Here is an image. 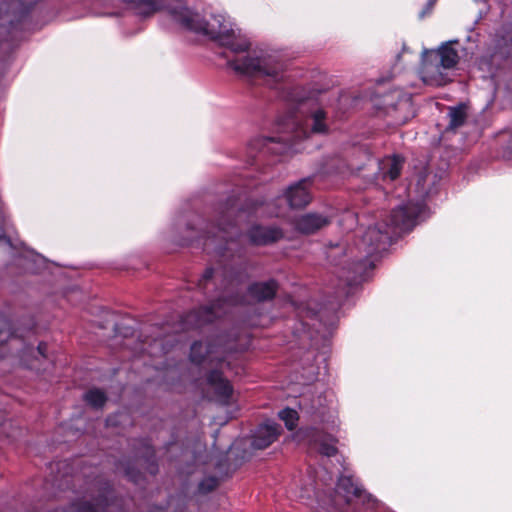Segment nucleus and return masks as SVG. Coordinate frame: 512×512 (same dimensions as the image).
Segmentation results:
<instances>
[{
	"label": "nucleus",
	"instance_id": "nucleus-1",
	"mask_svg": "<svg viewBox=\"0 0 512 512\" xmlns=\"http://www.w3.org/2000/svg\"><path fill=\"white\" fill-rule=\"evenodd\" d=\"M129 4L135 12L142 17H150L159 11H167L173 19L188 30L203 32L212 39L217 40L222 46L227 47L234 53L246 52L250 49V43L246 40H237L230 33L226 25L214 17L219 23L218 27L214 24L202 23L198 15L192 13L183 6L179 0H123Z\"/></svg>",
	"mask_w": 512,
	"mask_h": 512
},
{
	"label": "nucleus",
	"instance_id": "nucleus-2",
	"mask_svg": "<svg viewBox=\"0 0 512 512\" xmlns=\"http://www.w3.org/2000/svg\"><path fill=\"white\" fill-rule=\"evenodd\" d=\"M237 339L227 332L219 333L208 339L206 344L194 341L190 347V361L201 366L204 363L221 366L228 355L237 352Z\"/></svg>",
	"mask_w": 512,
	"mask_h": 512
},
{
	"label": "nucleus",
	"instance_id": "nucleus-3",
	"mask_svg": "<svg viewBox=\"0 0 512 512\" xmlns=\"http://www.w3.org/2000/svg\"><path fill=\"white\" fill-rule=\"evenodd\" d=\"M457 41H449L438 49L425 52L423 59V72L432 84L444 85L447 83V74L444 72L456 67L460 57L458 51L452 46Z\"/></svg>",
	"mask_w": 512,
	"mask_h": 512
},
{
	"label": "nucleus",
	"instance_id": "nucleus-4",
	"mask_svg": "<svg viewBox=\"0 0 512 512\" xmlns=\"http://www.w3.org/2000/svg\"><path fill=\"white\" fill-rule=\"evenodd\" d=\"M227 64L237 74L243 76L268 77L274 82H280L284 79V64L271 58L247 55L229 60Z\"/></svg>",
	"mask_w": 512,
	"mask_h": 512
},
{
	"label": "nucleus",
	"instance_id": "nucleus-5",
	"mask_svg": "<svg viewBox=\"0 0 512 512\" xmlns=\"http://www.w3.org/2000/svg\"><path fill=\"white\" fill-rule=\"evenodd\" d=\"M227 303L229 305H238L245 304L246 301L244 297H235L229 299L218 298L215 301L211 302L210 304L203 305L196 309H193L181 316V330L188 331L198 329L207 324L212 323L222 314L225 313L224 305Z\"/></svg>",
	"mask_w": 512,
	"mask_h": 512
},
{
	"label": "nucleus",
	"instance_id": "nucleus-6",
	"mask_svg": "<svg viewBox=\"0 0 512 512\" xmlns=\"http://www.w3.org/2000/svg\"><path fill=\"white\" fill-rule=\"evenodd\" d=\"M421 209L417 204L407 203L394 208L389 216V222L385 225L392 231L397 232L410 231L415 225Z\"/></svg>",
	"mask_w": 512,
	"mask_h": 512
},
{
	"label": "nucleus",
	"instance_id": "nucleus-7",
	"mask_svg": "<svg viewBox=\"0 0 512 512\" xmlns=\"http://www.w3.org/2000/svg\"><path fill=\"white\" fill-rule=\"evenodd\" d=\"M393 233L384 224L370 226L362 236V244L367 256L385 251L392 243Z\"/></svg>",
	"mask_w": 512,
	"mask_h": 512
},
{
	"label": "nucleus",
	"instance_id": "nucleus-8",
	"mask_svg": "<svg viewBox=\"0 0 512 512\" xmlns=\"http://www.w3.org/2000/svg\"><path fill=\"white\" fill-rule=\"evenodd\" d=\"M512 56V18L505 21L495 32L490 62L505 61Z\"/></svg>",
	"mask_w": 512,
	"mask_h": 512
},
{
	"label": "nucleus",
	"instance_id": "nucleus-9",
	"mask_svg": "<svg viewBox=\"0 0 512 512\" xmlns=\"http://www.w3.org/2000/svg\"><path fill=\"white\" fill-rule=\"evenodd\" d=\"M290 148L288 142L281 138L259 136L252 139L248 145L252 157L259 154L283 155Z\"/></svg>",
	"mask_w": 512,
	"mask_h": 512
},
{
	"label": "nucleus",
	"instance_id": "nucleus-10",
	"mask_svg": "<svg viewBox=\"0 0 512 512\" xmlns=\"http://www.w3.org/2000/svg\"><path fill=\"white\" fill-rule=\"evenodd\" d=\"M373 268L374 264L371 260L368 258L360 259L352 262L347 267H342L338 272V277L347 286L351 287L362 282Z\"/></svg>",
	"mask_w": 512,
	"mask_h": 512
},
{
	"label": "nucleus",
	"instance_id": "nucleus-11",
	"mask_svg": "<svg viewBox=\"0 0 512 512\" xmlns=\"http://www.w3.org/2000/svg\"><path fill=\"white\" fill-rule=\"evenodd\" d=\"M310 184V179L304 178L287 188L284 195L291 208L302 209L311 202Z\"/></svg>",
	"mask_w": 512,
	"mask_h": 512
},
{
	"label": "nucleus",
	"instance_id": "nucleus-12",
	"mask_svg": "<svg viewBox=\"0 0 512 512\" xmlns=\"http://www.w3.org/2000/svg\"><path fill=\"white\" fill-rule=\"evenodd\" d=\"M206 382L213 388L215 396L221 403H229L233 394V386L230 381L223 376V372L218 369V367L207 373Z\"/></svg>",
	"mask_w": 512,
	"mask_h": 512
},
{
	"label": "nucleus",
	"instance_id": "nucleus-13",
	"mask_svg": "<svg viewBox=\"0 0 512 512\" xmlns=\"http://www.w3.org/2000/svg\"><path fill=\"white\" fill-rule=\"evenodd\" d=\"M206 382L213 388L215 396L221 403H229L233 394V386L230 381L223 376V372L218 369V367L207 373Z\"/></svg>",
	"mask_w": 512,
	"mask_h": 512
},
{
	"label": "nucleus",
	"instance_id": "nucleus-14",
	"mask_svg": "<svg viewBox=\"0 0 512 512\" xmlns=\"http://www.w3.org/2000/svg\"><path fill=\"white\" fill-rule=\"evenodd\" d=\"M132 447L135 454L144 461L145 470L155 476L159 472V465L151 440L148 438L137 439Z\"/></svg>",
	"mask_w": 512,
	"mask_h": 512
},
{
	"label": "nucleus",
	"instance_id": "nucleus-15",
	"mask_svg": "<svg viewBox=\"0 0 512 512\" xmlns=\"http://www.w3.org/2000/svg\"><path fill=\"white\" fill-rule=\"evenodd\" d=\"M279 284L275 279L256 281L247 287V296L255 303L272 301L278 292Z\"/></svg>",
	"mask_w": 512,
	"mask_h": 512
},
{
	"label": "nucleus",
	"instance_id": "nucleus-16",
	"mask_svg": "<svg viewBox=\"0 0 512 512\" xmlns=\"http://www.w3.org/2000/svg\"><path fill=\"white\" fill-rule=\"evenodd\" d=\"M281 432L282 428L278 423H263L256 428L252 436V446L256 449H265L278 439Z\"/></svg>",
	"mask_w": 512,
	"mask_h": 512
},
{
	"label": "nucleus",
	"instance_id": "nucleus-17",
	"mask_svg": "<svg viewBox=\"0 0 512 512\" xmlns=\"http://www.w3.org/2000/svg\"><path fill=\"white\" fill-rule=\"evenodd\" d=\"M330 224V219L322 214L307 213L296 220V229L306 235L314 234Z\"/></svg>",
	"mask_w": 512,
	"mask_h": 512
},
{
	"label": "nucleus",
	"instance_id": "nucleus-18",
	"mask_svg": "<svg viewBox=\"0 0 512 512\" xmlns=\"http://www.w3.org/2000/svg\"><path fill=\"white\" fill-rule=\"evenodd\" d=\"M283 238V231L277 227H253L249 231V239L255 245H268Z\"/></svg>",
	"mask_w": 512,
	"mask_h": 512
},
{
	"label": "nucleus",
	"instance_id": "nucleus-19",
	"mask_svg": "<svg viewBox=\"0 0 512 512\" xmlns=\"http://www.w3.org/2000/svg\"><path fill=\"white\" fill-rule=\"evenodd\" d=\"M447 117L448 124L446 131L456 132L459 128L463 127L467 121V106L464 103H460L456 106L449 107Z\"/></svg>",
	"mask_w": 512,
	"mask_h": 512
},
{
	"label": "nucleus",
	"instance_id": "nucleus-20",
	"mask_svg": "<svg viewBox=\"0 0 512 512\" xmlns=\"http://www.w3.org/2000/svg\"><path fill=\"white\" fill-rule=\"evenodd\" d=\"M404 158L401 155L394 154L388 157L382 163L383 178H389L391 181L396 180L401 175L404 165Z\"/></svg>",
	"mask_w": 512,
	"mask_h": 512
},
{
	"label": "nucleus",
	"instance_id": "nucleus-21",
	"mask_svg": "<svg viewBox=\"0 0 512 512\" xmlns=\"http://www.w3.org/2000/svg\"><path fill=\"white\" fill-rule=\"evenodd\" d=\"M234 227V222L231 220H228L226 223L220 222L217 227H213V229H217V231H208L206 235L204 236L205 242L204 246L207 247L209 244V241H214L216 238H219L221 242L226 244L231 238L232 235H230L228 229ZM222 243H219L218 247L222 248Z\"/></svg>",
	"mask_w": 512,
	"mask_h": 512
},
{
	"label": "nucleus",
	"instance_id": "nucleus-22",
	"mask_svg": "<svg viewBox=\"0 0 512 512\" xmlns=\"http://www.w3.org/2000/svg\"><path fill=\"white\" fill-rule=\"evenodd\" d=\"M313 441L318 445V451L323 456L333 457L338 453L337 439L331 435L317 433Z\"/></svg>",
	"mask_w": 512,
	"mask_h": 512
},
{
	"label": "nucleus",
	"instance_id": "nucleus-23",
	"mask_svg": "<svg viewBox=\"0 0 512 512\" xmlns=\"http://www.w3.org/2000/svg\"><path fill=\"white\" fill-rule=\"evenodd\" d=\"M410 108V103L406 99H399L395 103H391L386 108V113L394 119L395 124H404L407 122L409 115L402 114V111Z\"/></svg>",
	"mask_w": 512,
	"mask_h": 512
},
{
	"label": "nucleus",
	"instance_id": "nucleus-24",
	"mask_svg": "<svg viewBox=\"0 0 512 512\" xmlns=\"http://www.w3.org/2000/svg\"><path fill=\"white\" fill-rule=\"evenodd\" d=\"M83 400L91 407L100 409L105 405L107 396L101 389L92 388L83 395Z\"/></svg>",
	"mask_w": 512,
	"mask_h": 512
},
{
	"label": "nucleus",
	"instance_id": "nucleus-25",
	"mask_svg": "<svg viewBox=\"0 0 512 512\" xmlns=\"http://www.w3.org/2000/svg\"><path fill=\"white\" fill-rule=\"evenodd\" d=\"M312 118V126L311 132L316 134H324L328 132V126L325 122L326 113L322 109H318L314 111L311 115Z\"/></svg>",
	"mask_w": 512,
	"mask_h": 512
},
{
	"label": "nucleus",
	"instance_id": "nucleus-26",
	"mask_svg": "<svg viewBox=\"0 0 512 512\" xmlns=\"http://www.w3.org/2000/svg\"><path fill=\"white\" fill-rule=\"evenodd\" d=\"M118 465L124 470L125 476L131 482H133L135 484H139L142 481V479H143L142 473L140 472V470H138L132 466L130 460H121V461H119Z\"/></svg>",
	"mask_w": 512,
	"mask_h": 512
},
{
	"label": "nucleus",
	"instance_id": "nucleus-27",
	"mask_svg": "<svg viewBox=\"0 0 512 512\" xmlns=\"http://www.w3.org/2000/svg\"><path fill=\"white\" fill-rule=\"evenodd\" d=\"M279 417L284 421L288 430H293L298 421V413L291 408H285L279 412Z\"/></svg>",
	"mask_w": 512,
	"mask_h": 512
},
{
	"label": "nucleus",
	"instance_id": "nucleus-28",
	"mask_svg": "<svg viewBox=\"0 0 512 512\" xmlns=\"http://www.w3.org/2000/svg\"><path fill=\"white\" fill-rule=\"evenodd\" d=\"M339 488L344 490L347 494V501H350L349 495H353L356 497L360 496V490L358 487L354 486L350 478H343L339 483Z\"/></svg>",
	"mask_w": 512,
	"mask_h": 512
},
{
	"label": "nucleus",
	"instance_id": "nucleus-29",
	"mask_svg": "<svg viewBox=\"0 0 512 512\" xmlns=\"http://www.w3.org/2000/svg\"><path fill=\"white\" fill-rule=\"evenodd\" d=\"M218 484H219L218 479L216 477L211 476V477L204 478L199 483L198 489L201 493L206 494V493H210L213 490H215L217 488Z\"/></svg>",
	"mask_w": 512,
	"mask_h": 512
},
{
	"label": "nucleus",
	"instance_id": "nucleus-30",
	"mask_svg": "<svg viewBox=\"0 0 512 512\" xmlns=\"http://www.w3.org/2000/svg\"><path fill=\"white\" fill-rule=\"evenodd\" d=\"M214 275V269L209 267L206 268L201 278L197 282V286L199 289L205 291L207 288V284L212 280Z\"/></svg>",
	"mask_w": 512,
	"mask_h": 512
},
{
	"label": "nucleus",
	"instance_id": "nucleus-31",
	"mask_svg": "<svg viewBox=\"0 0 512 512\" xmlns=\"http://www.w3.org/2000/svg\"><path fill=\"white\" fill-rule=\"evenodd\" d=\"M47 348H48L47 343H45V342H40V343L38 344V346H37L36 353H37L41 358L46 359V358H47V356H46ZM27 353H29V354H31V355H33V356H34L35 351H34L32 348H29V349H27V350H24V351H23V356H22V358H23V359H24V357H25V355H26Z\"/></svg>",
	"mask_w": 512,
	"mask_h": 512
},
{
	"label": "nucleus",
	"instance_id": "nucleus-32",
	"mask_svg": "<svg viewBox=\"0 0 512 512\" xmlns=\"http://www.w3.org/2000/svg\"><path fill=\"white\" fill-rule=\"evenodd\" d=\"M24 362H25V365H26L28 368H30V369L36 368V365H35V364H33V363H28V362H26L25 360H24Z\"/></svg>",
	"mask_w": 512,
	"mask_h": 512
},
{
	"label": "nucleus",
	"instance_id": "nucleus-33",
	"mask_svg": "<svg viewBox=\"0 0 512 512\" xmlns=\"http://www.w3.org/2000/svg\"><path fill=\"white\" fill-rule=\"evenodd\" d=\"M230 212H231V208H227L226 213H227V214H230Z\"/></svg>",
	"mask_w": 512,
	"mask_h": 512
}]
</instances>
